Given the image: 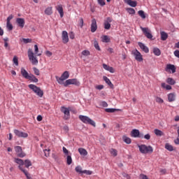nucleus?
<instances>
[{
    "label": "nucleus",
    "mask_w": 179,
    "mask_h": 179,
    "mask_svg": "<svg viewBox=\"0 0 179 179\" xmlns=\"http://www.w3.org/2000/svg\"><path fill=\"white\" fill-rule=\"evenodd\" d=\"M6 27L9 31L13 30V25L10 22H6Z\"/></svg>",
    "instance_id": "45"
},
{
    "label": "nucleus",
    "mask_w": 179,
    "mask_h": 179,
    "mask_svg": "<svg viewBox=\"0 0 179 179\" xmlns=\"http://www.w3.org/2000/svg\"><path fill=\"white\" fill-rule=\"evenodd\" d=\"M155 101L157 103H159V104H163V103H164V101L163 100V99L159 97V96H157L155 98Z\"/></svg>",
    "instance_id": "42"
},
{
    "label": "nucleus",
    "mask_w": 179,
    "mask_h": 179,
    "mask_svg": "<svg viewBox=\"0 0 179 179\" xmlns=\"http://www.w3.org/2000/svg\"><path fill=\"white\" fill-rule=\"evenodd\" d=\"M76 173H79L80 174L83 173V171H82V167L80 166H78L75 169Z\"/></svg>",
    "instance_id": "44"
},
{
    "label": "nucleus",
    "mask_w": 179,
    "mask_h": 179,
    "mask_svg": "<svg viewBox=\"0 0 179 179\" xmlns=\"http://www.w3.org/2000/svg\"><path fill=\"white\" fill-rule=\"evenodd\" d=\"M56 9L60 15V17H64V8H62V5L59 4L56 6Z\"/></svg>",
    "instance_id": "20"
},
{
    "label": "nucleus",
    "mask_w": 179,
    "mask_h": 179,
    "mask_svg": "<svg viewBox=\"0 0 179 179\" xmlns=\"http://www.w3.org/2000/svg\"><path fill=\"white\" fill-rule=\"evenodd\" d=\"M103 69H105V71H109L110 66H108V65L106 64H103Z\"/></svg>",
    "instance_id": "55"
},
{
    "label": "nucleus",
    "mask_w": 179,
    "mask_h": 179,
    "mask_svg": "<svg viewBox=\"0 0 179 179\" xmlns=\"http://www.w3.org/2000/svg\"><path fill=\"white\" fill-rule=\"evenodd\" d=\"M13 19V15H10L7 19H6V22H10V20Z\"/></svg>",
    "instance_id": "58"
},
{
    "label": "nucleus",
    "mask_w": 179,
    "mask_h": 179,
    "mask_svg": "<svg viewBox=\"0 0 179 179\" xmlns=\"http://www.w3.org/2000/svg\"><path fill=\"white\" fill-rule=\"evenodd\" d=\"M138 44L141 50H142V51H144L145 54H148V52H149V48H148V46H146L144 43H143L142 42H138Z\"/></svg>",
    "instance_id": "16"
},
{
    "label": "nucleus",
    "mask_w": 179,
    "mask_h": 179,
    "mask_svg": "<svg viewBox=\"0 0 179 179\" xmlns=\"http://www.w3.org/2000/svg\"><path fill=\"white\" fill-rule=\"evenodd\" d=\"M127 12H128V13L129 15H135L136 11L135 9L132 8H126Z\"/></svg>",
    "instance_id": "37"
},
{
    "label": "nucleus",
    "mask_w": 179,
    "mask_h": 179,
    "mask_svg": "<svg viewBox=\"0 0 179 179\" xmlns=\"http://www.w3.org/2000/svg\"><path fill=\"white\" fill-rule=\"evenodd\" d=\"M122 141H124V143H127V145H131V142H132L131 138L127 136H122Z\"/></svg>",
    "instance_id": "27"
},
{
    "label": "nucleus",
    "mask_w": 179,
    "mask_h": 179,
    "mask_svg": "<svg viewBox=\"0 0 179 179\" xmlns=\"http://www.w3.org/2000/svg\"><path fill=\"white\" fill-rule=\"evenodd\" d=\"M138 148L143 155H147V153H153V148L150 145L147 146L145 144L138 145Z\"/></svg>",
    "instance_id": "2"
},
{
    "label": "nucleus",
    "mask_w": 179,
    "mask_h": 179,
    "mask_svg": "<svg viewBox=\"0 0 179 179\" xmlns=\"http://www.w3.org/2000/svg\"><path fill=\"white\" fill-rule=\"evenodd\" d=\"M62 149H63V152L64 153V155H65L66 156H69V155H71L70 152L66 149V148L63 147Z\"/></svg>",
    "instance_id": "46"
},
{
    "label": "nucleus",
    "mask_w": 179,
    "mask_h": 179,
    "mask_svg": "<svg viewBox=\"0 0 179 179\" xmlns=\"http://www.w3.org/2000/svg\"><path fill=\"white\" fill-rule=\"evenodd\" d=\"M124 2L131 8H136V6L138 5L136 1L132 0H124Z\"/></svg>",
    "instance_id": "17"
},
{
    "label": "nucleus",
    "mask_w": 179,
    "mask_h": 179,
    "mask_svg": "<svg viewBox=\"0 0 179 179\" xmlns=\"http://www.w3.org/2000/svg\"><path fill=\"white\" fill-rule=\"evenodd\" d=\"M15 163H17V164H18V169L22 171V173H26L27 171H26L24 169H23V166L24 165V162L23 161V159H20L18 158H15L14 159Z\"/></svg>",
    "instance_id": "9"
},
{
    "label": "nucleus",
    "mask_w": 179,
    "mask_h": 179,
    "mask_svg": "<svg viewBox=\"0 0 179 179\" xmlns=\"http://www.w3.org/2000/svg\"><path fill=\"white\" fill-rule=\"evenodd\" d=\"M69 38L71 39V40H73V38H75V34L73 32H70L69 33Z\"/></svg>",
    "instance_id": "57"
},
{
    "label": "nucleus",
    "mask_w": 179,
    "mask_h": 179,
    "mask_svg": "<svg viewBox=\"0 0 179 179\" xmlns=\"http://www.w3.org/2000/svg\"><path fill=\"white\" fill-rule=\"evenodd\" d=\"M111 28V24L108 22H104V29H106V30H110V29Z\"/></svg>",
    "instance_id": "49"
},
{
    "label": "nucleus",
    "mask_w": 179,
    "mask_h": 179,
    "mask_svg": "<svg viewBox=\"0 0 179 179\" xmlns=\"http://www.w3.org/2000/svg\"><path fill=\"white\" fill-rule=\"evenodd\" d=\"M173 54H174L175 57H176L177 58H179V50H175Z\"/></svg>",
    "instance_id": "59"
},
{
    "label": "nucleus",
    "mask_w": 179,
    "mask_h": 179,
    "mask_svg": "<svg viewBox=\"0 0 179 179\" xmlns=\"http://www.w3.org/2000/svg\"><path fill=\"white\" fill-rule=\"evenodd\" d=\"M79 119L82 122H83V124H89L90 125L96 127V122L94 120H92L88 116L80 115H79Z\"/></svg>",
    "instance_id": "3"
},
{
    "label": "nucleus",
    "mask_w": 179,
    "mask_h": 179,
    "mask_svg": "<svg viewBox=\"0 0 179 179\" xmlns=\"http://www.w3.org/2000/svg\"><path fill=\"white\" fill-rule=\"evenodd\" d=\"M13 64H15L16 66H19V61L17 59V57L15 56L13 59Z\"/></svg>",
    "instance_id": "47"
},
{
    "label": "nucleus",
    "mask_w": 179,
    "mask_h": 179,
    "mask_svg": "<svg viewBox=\"0 0 179 179\" xmlns=\"http://www.w3.org/2000/svg\"><path fill=\"white\" fill-rule=\"evenodd\" d=\"M45 55H47V57H51V55H52V52H51L49 50H47L45 52Z\"/></svg>",
    "instance_id": "61"
},
{
    "label": "nucleus",
    "mask_w": 179,
    "mask_h": 179,
    "mask_svg": "<svg viewBox=\"0 0 179 179\" xmlns=\"http://www.w3.org/2000/svg\"><path fill=\"white\" fill-rule=\"evenodd\" d=\"M140 29L143 31L144 36L147 37V38H149L150 40L153 38V35H152V32L149 28L141 27Z\"/></svg>",
    "instance_id": "8"
},
{
    "label": "nucleus",
    "mask_w": 179,
    "mask_h": 179,
    "mask_svg": "<svg viewBox=\"0 0 179 179\" xmlns=\"http://www.w3.org/2000/svg\"><path fill=\"white\" fill-rule=\"evenodd\" d=\"M22 41H23V43H24V44H27L29 43H31V39H30V38H22Z\"/></svg>",
    "instance_id": "51"
},
{
    "label": "nucleus",
    "mask_w": 179,
    "mask_h": 179,
    "mask_svg": "<svg viewBox=\"0 0 179 179\" xmlns=\"http://www.w3.org/2000/svg\"><path fill=\"white\" fill-rule=\"evenodd\" d=\"M162 87L166 89V90H171V85H166L164 83H162Z\"/></svg>",
    "instance_id": "39"
},
{
    "label": "nucleus",
    "mask_w": 179,
    "mask_h": 179,
    "mask_svg": "<svg viewBox=\"0 0 179 179\" xmlns=\"http://www.w3.org/2000/svg\"><path fill=\"white\" fill-rule=\"evenodd\" d=\"M154 134L157 136H164V133L158 129H154Z\"/></svg>",
    "instance_id": "25"
},
{
    "label": "nucleus",
    "mask_w": 179,
    "mask_h": 179,
    "mask_svg": "<svg viewBox=\"0 0 179 179\" xmlns=\"http://www.w3.org/2000/svg\"><path fill=\"white\" fill-rule=\"evenodd\" d=\"M33 71L34 73L36 75V76H40V70H38V69L34 67Z\"/></svg>",
    "instance_id": "48"
},
{
    "label": "nucleus",
    "mask_w": 179,
    "mask_h": 179,
    "mask_svg": "<svg viewBox=\"0 0 179 179\" xmlns=\"http://www.w3.org/2000/svg\"><path fill=\"white\" fill-rule=\"evenodd\" d=\"M103 80L106 82V83H107V85H108V86H110V87H113V86H114L113 85V83H111V80H110V79L108 78H107L106 76H103Z\"/></svg>",
    "instance_id": "30"
},
{
    "label": "nucleus",
    "mask_w": 179,
    "mask_h": 179,
    "mask_svg": "<svg viewBox=\"0 0 179 179\" xmlns=\"http://www.w3.org/2000/svg\"><path fill=\"white\" fill-rule=\"evenodd\" d=\"M144 139H146L147 141H149L150 139V134H147L144 136Z\"/></svg>",
    "instance_id": "60"
},
{
    "label": "nucleus",
    "mask_w": 179,
    "mask_h": 179,
    "mask_svg": "<svg viewBox=\"0 0 179 179\" xmlns=\"http://www.w3.org/2000/svg\"><path fill=\"white\" fill-rule=\"evenodd\" d=\"M102 43H110V37L107 35L101 36Z\"/></svg>",
    "instance_id": "33"
},
{
    "label": "nucleus",
    "mask_w": 179,
    "mask_h": 179,
    "mask_svg": "<svg viewBox=\"0 0 179 179\" xmlns=\"http://www.w3.org/2000/svg\"><path fill=\"white\" fill-rule=\"evenodd\" d=\"M14 149L18 157H24L26 156V153L23 152V150L22 149L21 146H19V145L15 146Z\"/></svg>",
    "instance_id": "10"
},
{
    "label": "nucleus",
    "mask_w": 179,
    "mask_h": 179,
    "mask_svg": "<svg viewBox=\"0 0 179 179\" xmlns=\"http://www.w3.org/2000/svg\"><path fill=\"white\" fill-rule=\"evenodd\" d=\"M68 78H69V72L64 71L60 78H59L58 76H56V80H57V82L59 85H64V80H66V79H68Z\"/></svg>",
    "instance_id": "5"
},
{
    "label": "nucleus",
    "mask_w": 179,
    "mask_h": 179,
    "mask_svg": "<svg viewBox=\"0 0 179 179\" xmlns=\"http://www.w3.org/2000/svg\"><path fill=\"white\" fill-rule=\"evenodd\" d=\"M28 86L31 90H32L38 96V97H43V96H44V92H43L40 87L33 84L29 85Z\"/></svg>",
    "instance_id": "4"
},
{
    "label": "nucleus",
    "mask_w": 179,
    "mask_h": 179,
    "mask_svg": "<svg viewBox=\"0 0 179 179\" xmlns=\"http://www.w3.org/2000/svg\"><path fill=\"white\" fill-rule=\"evenodd\" d=\"M111 22H113V19H111V17H107L104 21L105 23H109V24L111 23Z\"/></svg>",
    "instance_id": "54"
},
{
    "label": "nucleus",
    "mask_w": 179,
    "mask_h": 179,
    "mask_svg": "<svg viewBox=\"0 0 179 179\" xmlns=\"http://www.w3.org/2000/svg\"><path fill=\"white\" fill-rule=\"evenodd\" d=\"M110 153L111 156H113V157H115L118 155V151H117V150H115L114 148H111L110 150Z\"/></svg>",
    "instance_id": "31"
},
{
    "label": "nucleus",
    "mask_w": 179,
    "mask_h": 179,
    "mask_svg": "<svg viewBox=\"0 0 179 179\" xmlns=\"http://www.w3.org/2000/svg\"><path fill=\"white\" fill-rule=\"evenodd\" d=\"M62 40L64 44H66L69 42V36H68V31H63L62 33Z\"/></svg>",
    "instance_id": "12"
},
{
    "label": "nucleus",
    "mask_w": 179,
    "mask_h": 179,
    "mask_svg": "<svg viewBox=\"0 0 179 179\" xmlns=\"http://www.w3.org/2000/svg\"><path fill=\"white\" fill-rule=\"evenodd\" d=\"M93 172H92V171H87V170H85L83 171V174H87V176H92Z\"/></svg>",
    "instance_id": "50"
},
{
    "label": "nucleus",
    "mask_w": 179,
    "mask_h": 179,
    "mask_svg": "<svg viewBox=\"0 0 179 179\" xmlns=\"http://www.w3.org/2000/svg\"><path fill=\"white\" fill-rule=\"evenodd\" d=\"M80 27H83V18L80 19Z\"/></svg>",
    "instance_id": "62"
},
{
    "label": "nucleus",
    "mask_w": 179,
    "mask_h": 179,
    "mask_svg": "<svg viewBox=\"0 0 179 179\" xmlns=\"http://www.w3.org/2000/svg\"><path fill=\"white\" fill-rule=\"evenodd\" d=\"M95 89H96L97 90H102V89H104V85H96L95 87Z\"/></svg>",
    "instance_id": "52"
},
{
    "label": "nucleus",
    "mask_w": 179,
    "mask_h": 179,
    "mask_svg": "<svg viewBox=\"0 0 179 179\" xmlns=\"http://www.w3.org/2000/svg\"><path fill=\"white\" fill-rule=\"evenodd\" d=\"M166 83H168L169 85H176V80H174L173 78H168L166 79Z\"/></svg>",
    "instance_id": "34"
},
{
    "label": "nucleus",
    "mask_w": 179,
    "mask_h": 179,
    "mask_svg": "<svg viewBox=\"0 0 179 179\" xmlns=\"http://www.w3.org/2000/svg\"><path fill=\"white\" fill-rule=\"evenodd\" d=\"M100 106L102 107H108V103H107L106 101H101Z\"/></svg>",
    "instance_id": "53"
},
{
    "label": "nucleus",
    "mask_w": 179,
    "mask_h": 179,
    "mask_svg": "<svg viewBox=\"0 0 179 179\" xmlns=\"http://www.w3.org/2000/svg\"><path fill=\"white\" fill-rule=\"evenodd\" d=\"M138 14L141 17V19H146V13H145V11L142 10H138Z\"/></svg>",
    "instance_id": "32"
},
{
    "label": "nucleus",
    "mask_w": 179,
    "mask_h": 179,
    "mask_svg": "<svg viewBox=\"0 0 179 179\" xmlns=\"http://www.w3.org/2000/svg\"><path fill=\"white\" fill-rule=\"evenodd\" d=\"M82 55H83L84 57H89V55H90V51L87 50H85L82 52Z\"/></svg>",
    "instance_id": "43"
},
{
    "label": "nucleus",
    "mask_w": 179,
    "mask_h": 179,
    "mask_svg": "<svg viewBox=\"0 0 179 179\" xmlns=\"http://www.w3.org/2000/svg\"><path fill=\"white\" fill-rule=\"evenodd\" d=\"M131 136L132 138H143V136H141V132L136 129H134L131 132Z\"/></svg>",
    "instance_id": "14"
},
{
    "label": "nucleus",
    "mask_w": 179,
    "mask_h": 179,
    "mask_svg": "<svg viewBox=\"0 0 179 179\" xmlns=\"http://www.w3.org/2000/svg\"><path fill=\"white\" fill-rule=\"evenodd\" d=\"M69 85H74L75 86H80V82L76 78H73V79H69L65 81L64 83V86L65 87L69 86Z\"/></svg>",
    "instance_id": "6"
},
{
    "label": "nucleus",
    "mask_w": 179,
    "mask_h": 179,
    "mask_svg": "<svg viewBox=\"0 0 179 179\" xmlns=\"http://www.w3.org/2000/svg\"><path fill=\"white\" fill-rule=\"evenodd\" d=\"M168 101L171 103L176 101V93H170L168 94Z\"/></svg>",
    "instance_id": "22"
},
{
    "label": "nucleus",
    "mask_w": 179,
    "mask_h": 179,
    "mask_svg": "<svg viewBox=\"0 0 179 179\" xmlns=\"http://www.w3.org/2000/svg\"><path fill=\"white\" fill-rule=\"evenodd\" d=\"M16 22L21 29L24 27V19L23 18H17Z\"/></svg>",
    "instance_id": "18"
},
{
    "label": "nucleus",
    "mask_w": 179,
    "mask_h": 179,
    "mask_svg": "<svg viewBox=\"0 0 179 179\" xmlns=\"http://www.w3.org/2000/svg\"><path fill=\"white\" fill-rule=\"evenodd\" d=\"M98 3L101 5V6H104V5H106V2H104V0H98Z\"/></svg>",
    "instance_id": "56"
},
{
    "label": "nucleus",
    "mask_w": 179,
    "mask_h": 179,
    "mask_svg": "<svg viewBox=\"0 0 179 179\" xmlns=\"http://www.w3.org/2000/svg\"><path fill=\"white\" fill-rule=\"evenodd\" d=\"M176 66L174 64H167L165 69L166 72H169L170 73H176Z\"/></svg>",
    "instance_id": "13"
},
{
    "label": "nucleus",
    "mask_w": 179,
    "mask_h": 179,
    "mask_svg": "<svg viewBox=\"0 0 179 179\" xmlns=\"http://www.w3.org/2000/svg\"><path fill=\"white\" fill-rule=\"evenodd\" d=\"M94 47L96 48V50L100 51V46L99 45V42H97L96 40L94 41Z\"/></svg>",
    "instance_id": "41"
},
{
    "label": "nucleus",
    "mask_w": 179,
    "mask_h": 179,
    "mask_svg": "<svg viewBox=\"0 0 179 179\" xmlns=\"http://www.w3.org/2000/svg\"><path fill=\"white\" fill-rule=\"evenodd\" d=\"M78 152L81 156H87V150H86L85 148H78Z\"/></svg>",
    "instance_id": "24"
},
{
    "label": "nucleus",
    "mask_w": 179,
    "mask_h": 179,
    "mask_svg": "<svg viewBox=\"0 0 179 179\" xmlns=\"http://www.w3.org/2000/svg\"><path fill=\"white\" fill-rule=\"evenodd\" d=\"M14 134L17 136V138H27L29 134L27 133H24L22 131H19L17 129L14 130Z\"/></svg>",
    "instance_id": "11"
},
{
    "label": "nucleus",
    "mask_w": 179,
    "mask_h": 179,
    "mask_svg": "<svg viewBox=\"0 0 179 179\" xmlns=\"http://www.w3.org/2000/svg\"><path fill=\"white\" fill-rule=\"evenodd\" d=\"M131 55H134L136 61H138V62H142L143 61V56H142V54H141L138 50L135 49L132 50Z\"/></svg>",
    "instance_id": "7"
},
{
    "label": "nucleus",
    "mask_w": 179,
    "mask_h": 179,
    "mask_svg": "<svg viewBox=\"0 0 179 179\" xmlns=\"http://www.w3.org/2000/svg\"><path fill=\"white\" fill-rule=\"evenodd\" d=\"M153 52L155 54V55H156L157 57H160L162 52L160 51V49L157 48H153Z\"/></svg>",
    "instance_id": "29"
},
{
    "label": "nucleus",
    "mask_w": 179,
    "mask_h": 179,
    "mask_svg": "<svg viewBox=\"0 0 179 179\" xmlns=\"http://www.w3.org/2000/svg\"><path fill=\"white\" fill-rule=\"evenodd\" d=\"M96 30H97V21L94 18L92 20L91 31L92 33H94Z\"/></svg>",
    "instance_id": "15"
},
{
    "label": "nucleus",
    "mask_w": 179,
    "mask_h": 179,
    "mask_svg": "<svg viewBox=\"0 0 179 179\" xmlns=\"http://www.w3.org/2000/svg\"><path fill=\"white\" fill-rule=\"evenodd\" d=\"M27 79H29V80H31V82H34V83H37V82H38V79L33 74H29Z\"/></svg>",
    "instance_id": "26"
},
{
    "label": "nucleus",
    "mask_w": 179,
    "mask_h": 179,
    "mask_svg": "<svg viewBox=\"0 0 179 179\" xmlns=\"http://www.w3.org/2000/svg\"><path fill=\"white\" fill-rule=\"evenodd\" d=\"M165 149H166V150H169V152H173L174 150L173 145H170L169 143L165 144Z\"/></svg>",
    "instance_id": "35"
},
{
    "label": "nucleus",
    "mask_w": 179,
    "mask_h": 179,
    "mask_svg": "<svg viewBox=\"0 0 179 179\" xmlns=\"http://www.w3.org/2000/svg\"><path fill=\"white\" fill-rule=\"evenodd\" d=\"M72 154H70V155H67L66 156V164L69 166H71V164H72V157H71Z\"/></svg>",
    "instance_id": "36"
},
{
    "label": "nucleus",
    "mask_w": 179,
    "mask_h": 179,
    "mask_svg": "<svg viewBox=\"0 0 179 179\" xmlns=\"http://www.w3.org/2000/svg\"><path fill=\"white\" fill-rule=\"evenodd\" d=\"M141 178L142 179H148V176L146 175H143V174L141 175Z\"/></svg>",
    "instance_id": "64"
},
{
    "label": "nucleus",
    "mask_w": 179,
    "mask_h": 179,
    "mask_svg": "<svg viewBox=\"0 0 179 179\" xmlns=\"http://www.w3.org/2000/svg\"><path fill=\"white\" fill-rule=\"evenodd\" d=\"M21 75L23 76V78H24L25 79H28L29 76H30V75H29V73L27 72V71H26V69H24V68L21 69Z\"/></svg>",
    "instance_id": "23"
},
{
    "label": "nucleus",
    "mask_w": 179,
    "mask_h": 179,
    "mask_svg": "<svg viewBox=\"0 0 179 179\" xmlns=\"http://www.w3.org/2000/svg\"><path fill=\"white\" fill-rule=\"evenodd\" d=\"M45 15H47V16H51L52 15V6H48L45 9Z\"/></svg>",
    "instance_id": "21"
},
{
    "label": "nucleus",
    "mask_w": 179,
    "mask_h": 179,
    "mask_svg": "<svg viewBox=\"0 0 179 179\" xmlns=\"http://www.w3.org/2000/svg\"><path fill=\"white\" fill-rule=\"evenodd\" d=\"M174 143H176V145H179V137L178 136L176 140H174Z\"/></svg>",
    "instance_id": "63"
},
{
    "label": "nucleus",
    "mask_w": 179,
    "mask_h": 179,
    "mask_svg": "<svg viewBox=\"0 0 179 179\" xmlns=\"http://www.w3.org/2000/svg\"><path fill=\"white\" fill-rule=\"evenodd\" d=\"M62 113H64L66 120L69 118V109L68 108L62 107Z\"/></svg>",
    "instance_id": "19"
},
{
    "label": "nucleus",
    "mask_w": 179,
    "mask_h": 179,
    "mask_svg": "<svg viewBox=\"0 0 179 179\" xmlns=\"http://www.w3.org/2000/svg\"><path fill=\"white\" fill-rule=\"evenodd\" d=\"M24 164L27 169H29L31 166V161L29 159H25Z\"/></svg>",
    "instance_id": "38"
},
{
    "label": "nucleus",
    "mask_w": 179,
    "mask_h": 179,
    "mask_svg": "<svg viewBox=\"0 0 179 179\" xmlns=\"http://www.w3.org/2000/svg\"><path fill=\"white\" fill-rule=\"evenodd\" d=\"M120 109H115V108H106L105 111L106 113H115V111H119Z\"/></svg>",
    "instance_id": "40"
},
{
    "label": "nucleus",
    "mask_w": 179,
    "mask_h": 179,
    "mask_svg": "<svg viewBox=\"0 0 179 179\" xmlns=\"http://www.w3.org/2000/svg\"><path fill=\"white\" fill-rule=\"evenodd\" d=\"M34 52H33V50L29 48L28 50V57L32 65H38V59H37V57H41L43 52H38V46L34 45Z\"/></svg>",
    "instance_id": "1"
},
{
    "label": "nucleus",
    "mask_w": 179,
    "mask_h": 179,
    "mask_svg": "<svg viewBox=\"0 0 179 179\" xmlns=\"http://www.w3.org/2000/svg\"><path fill=\"white\" fill-rule=\"evenodd\" d=\"M168 37H169V35L167 34V33L164 31H161V40H162V41H166Z\"/></svg>",
    "instance_id": "28"
}]
</instances>
